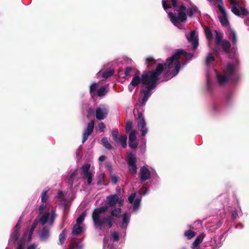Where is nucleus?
Returning a JSON list of instances; mask_svg holds the SVG:
<instances>
[{"label": "nucleus", "mask_w": 249, "mask_h": 249, "mask_svg": "<svg viewBox=\"0 0 249 249\" xmlns=\"http://www.w3.org/2000/svg\"><path fill=\"white\" fill-rule=\"evenodd\" d=\"M216 77L217 81L220 85H223L225 84L229 80L231 79L227 74H222L218 73L217 74Z\"/></svg>", "instance_id": "2eb2a0df"}, {"label": "nucleus", "mask_w": 249, "mask_h": 249, "mask_svg": "<svg viewBox=\"0 0 249 249\" xmlns=\"http://www.w3.org/2000/svg\"><path fill=\"white\" fill-rule=\"evenodd\" d=\"M127 136L123 135L120 138L119 141L123 148H125L127 146Z\"/></svg>", "instance_id": "c9c22d12"}, {"label": "nucleus", "mask_w": 249, "mask_h": 249, "mask_svg": "<svg viewBox=\"0 0 249 249\" xmlns=\"http://www.w3.org/2000/svg\"><path fill=\"white\" fill-rule=\"evenodd\" d=\"M86 215V213L85 212L83 213L76 219L77 224L80 225L82 223L84 218Z\"/></svg>", "instance_id": "4c0bfd02"}, {"label": "nucleus", "mask_w": 249, "mask_h": 249, "mask_svg": "<svg viewBox=\"0 0 249 249\" xmlns=\"http://www.w3.org/2000/svg\"><path fill=\"white\" fill-rule=\"evenodd\" d=\"M138 119L139 120L138 126L142 132V136H145L147 132V129L146 127V123L142 112L138 111Z\"/></svg>", "instance_id": "1a4fd4ad"}, {"label": "nucleus", "mask_w": 249, "mask_h": 249, "mask_svg": "<svg viewBox=\"0 0 249 249\" xmlns=\"http://www.w3.org/2000/svg\"><path fill=\"white\" fill-rule=\"evenodd\" d=\"M186 10V7L184 4H181L179 6V10H177V11H184L185 12Z\"/></svg>", "instance_id": "0e129e2a"}, {"label": "nucleus", "mask_w": 249, "mask_h": 249, "mask_svg": "<svg viewBox=\"0 0 249 249\" xmlns=\"http://www.w3.org/2000/svg\"><path fill=\"white\" fill-rule=\"evenodd\" d=\"M218 10L221 12L222 15L219 16V21L223 26L227 27L229 25V21L227 18L226 11L222 5L218 4L217 5Z\"/></svg>", "instance_id": "9d476101"}, {"label": "nucleus", "mask_w": 249, "mask_h": 249, "mask_svg": "<svg viewBox=\"0 0 249 249\" xmlns=\"http://www.w3.org/2000/svg\"><path fill=\"white\" fill-rule=\"evenodd\" d=\"M132 128V123L130 121H127L126 123L125 131L126 132H129Z\"/></svg>", "instance_id": "49530a36"}, {"label": "nucleus", "mask_w": 249, "mask_h": 249, "mask_svg": "<svg viewBox=\"0 0 249 249\" xmlns=\"http://www.w3.org/2000/svg\"><path fill=\"white\" fill-rule=\"evenodd\" d=\"M127 164L129 168V171L133 174H136L137 172V167L136 165L137 159L135 155L130 152L127 156Z\"/></svg>", "instance_id": "0eeeda50"}, {"label": "nucleus", "mask_w": 249, "mask_h": 249, "mask_svg": "<svg viewBox=\"0 0 249 249\" xmlns=\"http://www.w3.org/2000/svg\"><path fill=\"white\" fill-rule=\"evenodd\" d=\"M106 159V157L105 156H101L99 158V160L101 162L104 161Z\"/></svg>", "instance_id": "338daca9"}, {"label": "nucleus", "mask_w": 249, "mask_h": 249, "mask_svg": "<svg viewBox=\"0 0 249 249\" xmlns=\"http://www.w3.org/2000/svg\"><path fill=\"white\" fill-rule=\"evenodd\" d=\"M220 48H219V46H215V48L213 49V52L215 53H218L219 52H220Z\"/></svg>", "instance_id": "69168bd1"}, {"label": "nucleus", "mask_w": 249, "mask_h": 249, "mask_svg": "<svg viewBox=\"0 0 249 249\" xmlns=\"http://www.w3.org/2000/svg\"><path fill=\"white\" fill-rule=\"evenodd\" d=\"M137 139L136 137V131L133 130L132 131L129 136V142H133L136 141Z\"/></svg>", "instance_id": "58836bf2"}, {"label": "nucleus", "mask_w": 249, "mask_h": 249, "mask_svg": "<svg viewBox=\"0 0 249 249\" xmlns=\"http://www.w3.org/2000/svg\"><path fill=\"white\" fill-rule=\"evenodd\" d=\"M238 61L228 63L223 71L224 74H227L230 78L236 74L238 71Z\"/></svg>", "instance_id": "39448f33"}, {"label": "nucleus", "mask_w": 249, "mask_h": 249, "mask_svg": "<svg viewBox=\"0 0 249 249\" xmlns=\"http://www.w3.org/2000/svg\"><path fill=\"white\" fill-rule=\"evenodd\" d=\"M114 73V70H109L105 71L102 74V77L105 79L110 77Z\"/></svg>", "instance_id": "c85d7f7f"}, {"label": "nucleus", "mask_w": 249, "mask_h": 249, "mask_svg": "<svg viewBox=\"0 0 249 249\" xmlns=\"http://www.w3.org/2000/svg\"><path fill=\"white\" fill-rule=\"evenodd\" d=\"M20 219L18 220V223L16 224V225H15L14 228V231H17V232H19V231H20Z\"/></svg>", "instance_id": "864d4df0"}, {"label": "nucleus", "mask_w": 249, "mask_h": 249, "mask_svg": "<svg viewBox=\"0 0 249 249\" xmlns=\"http://www.w3.org/2000/svg\"><path fill=\"white\" fill-rule=\"evenodd\" d=\"M109 112L108 108L105 105H100L96 109L95 116L98 120H102L107 118Z\"/></svg>", "instance_id": "6e6552de"}, {"label": "nucleus", "mask_w": 249, "mask_h": 249, "mask_svg": "<svg viewBox=\"0 0 249 249\" xmlns=\"http://www.w3.org/2000/svg\"><path fill=\"white\" fill-rule=\"evenodd\" d=\"M46 206L44 204L41 205L39 207V214H41L43 213L44 210L46 209Z\"/></svg>", "instance_id": "13d9d810"}, {"label": "nucleus", "mask_w": 249, "mask_h": 249, "mask_svg": "<svg viewBox=\"0 0 249 249\" xmlns=\"http://www.w3.org/2000/svg\"><path fill=\"white\" fill-rule=\"evenodd\" d=\"M118 201V196L116 195H110L107 197V205L95 209L92 213V218L95 227L100 229L104 225H107L108 229L111 228L113 226L111 216H107L100 218V214L106 212L110 207L115 206Z\"/></svg>", "instance_id": "f03ea898"}, {"label": "nucleus", "mask_w": 249, "mask_h": 249, "mask_svg": "<svg viewBox=\"0 0 249 249\" xmlns=\"http://www.w3.org/2000/svg\"><path fill=\"white\" fill-rule=\"evenodd\" d=\"M24 243L20 240L18 243L17 249H24Z\"/></svg>", "instance_id": "e2e57ef3"}, {"label": "nucleus", "mask_w": 249, "mask_h": 249, "mask_svg": "<svg viewBox=\"0 0 249 249\" xmlns=\"http://www.w3.org/2000/svg\"><path fill=\"white\" fill-rule=\"evenodd\" d=\"M78 175V170L76 169L75 170L70 176L69 178L68 179V183L71 185L72 186L74 181V178L75 177Z\"/></svg>", "instance_id": "aec40b11"}, {"label": "nucleus", "mask_w": 249, "mask_h": 249, "mask_svg": "<svg viewBox=\"0 0 249 249\" xmlns=\"http://www.w3.org/2000/svg\"><path fill=\"white\" fill-rule=\"evenodd\" d=\"M38 224V222H37V220H36L35 219L31 226L30 229V231H29V237H28L29 239H30L31 238L33 233Z\"/></svg>", "instance_id": "bb28decb"}, {"label": "nucleus", "mask_w": 249, "mask_h": 249, "mask_svg": "<svg viewBox=\"0 0 249 249\" xmlns=\"http://www.w3.org/2000/svg\"><path fill=\"white\" fill-rule=\"evenodd\" d=\"M135 87L134 86H133L131 83L128 85V89L130 91H132L134 88Z\"/></svg>", "instance_id": "774afa93"}, {"label": "nucleus", "mask_w": 249, "mask_h": 249, "mask_svg": "<svg viewBox=\"0 0 249 249\" xmlns=\"http://www.w3.org/2000/svg\"><path fill=\"white\" fill-rule=\"evenodd\" d=\"M50 229L47 226H44L40 232L39 238L41 241H46L50 236Z\"/></svg>", "instance_id": "4468645a"}, {"label": "nucleus", "mask_w": 249, "mask_h": 249, "mask_svg": "<svg viewBox=\"0 0 249 249\" xmlns=\"http://www.w3.org/2000/svg\"><path fill=\"white\" fill-rule=\"evenodd\" d=\"M56 216L55 211L54 210H52L50 215L49 225L50 226H53V225Z\"/></svg>", "instance_id": "473e14b6"}, {"label": "nucleus", "mask_w": 249, "mask_h": 249, "mask_svg": "<svg viewBox=\"0 0 249 249\" xmlns=\"http://www.w3.org/2000/svg\"><path fill=\"white\" fill-rule=\"evenodd\" d=\"M241 16H246L249 14V12L245 8L241 7Z\"/></svg>", "instance_id": "603ef678"}, {"label": "nucleus", "mask_w": 249, "mask_h": 249, "mask_svg": "<svg viewBox=\"0 0 249 249\" xmlns=\"http://www.w3.org/2000/svg\"><path fill=\"white\" fill-rule=\"evenodd\" d=\"M111 180L113 184H116L118 181V177L115 176H112L111 178Z\"/></svg>", "instance_id": "bf43d9fd"}, {"label": "nucleus", "mask_w": 249, "mask_h": 249, "mask_svg": "<svg viewBox=\"0 0 249 249\" xmlns=\"http://www.w3.org/2000/svg\"><path fill=\"white\" fill-rule=\"evenodd\" d=\"M229 2L231 4L233 5V6L238 5L239 4V2L236 0H229Z\"/></svg>", "instance_id": "680f3d73"}, {"label": "nucleus", "mask_w": 249, "mask_h": 249, "mask_svg": "<svg viewBox=\"0 0 249 249\" xmlns=\"http://www.w3.org/2000/svg\"><path fill=\"white\" fill-rule=\"evenodd\" d=\"M79 245V243L77 242H74L70 244L68 249H75L77 248Z\"/></svg>", "instance_id": "8fccbe9b"}, {"label": "nucleus", "mask_w": 249, "mask_h": 249, "mask_svg": "<svg viewBox=\"0 0 249 249\" xmlns=\"http://www.w3.org/2000/svg\"><path fill=\"white\" fill-rule=\"evenodd\" d=\"M141 200L139 198H137L133 202V210L136 211L139 207L140 205Z\"/></svg>", "instance_id": "c03bdc74"}, {"label": "nucleus", "mask_w": 249, "mask_h": 249, "mask_svg": "<svg viewBox=\"0 0 249 249\" xmlns=\"http://www.w3.org/2000/svg\"><path fill=\"white\" fill-rule=\"evenodd\" d=\"M231 11L236 16H241L240 11L235 6H232L231 7Z\"/></svg>", "instance_id": "37998d69"}, {"label": "nucleus", "mask_w": 249, "mask_h": 249, "mask_svg": "<svg viewBox=\"0 0 249 249\" xmlns=\"http://www.w3.org/2000/svg\"><path fill=\"white\" fill-rule=\"evenodd\" d=\"M111 236L113 241H118L119 240V235L117 232H113V233L111 234Z\"/></svg>", "instance_id": "de8ad7c7"}, {"label": "nucleus", "mask_w": 249, "mask_h": 249, "mask_svg": "<svg viewBox=\"0 0 249 249\" xmlns=\"http://www.w3.org/2000/svg\"><path fill=\"white\" fill-rule=\"evenodd\" d=\"M198 12L197 7L195 5H192L191 7L187 11V14L189 17H192L195 13Z\"/></svg>", "instance_id": "a878e982"}, {"label": "nucleus", "mask_w": 249, "mask_h": 249, "mask_svg": "<svg viewBox=\"0 0 249 249\" xmlns=\"http://www.w3.org/2000/svg\"><path fill=\"white\" fill-rule=\"evenodd\" d=\"M48 191L46 190L43 191L41 194V201L43 203H45L48 199V196H47Z\"/></svg>", "instance_id": "a18cd8bd"}, {"label": "nucleus", "mask_w": 249, "mask_h": 249, "mask_svg": "<svg viewBox=\"0 0 249 249\" xmlns=\"http://www.w3.org/2000/svg\"><path fill=\"white\" fill-rule=\"evenodd\" d=\"M178 15L172 12L168 13L169 17L173 24L175 26H178L180 22H184L186 21L187 17L185 12L178 11Z\"/></svg>", "instance_id": "20e7f679"}, {"label": "nucleus", "mask_w": 249, "mask_h": 249, "mask_svg": "<svg viewBox=\"0 0 249 249\" xmlns=\"http://www.w3.org/2000/svg\"><path fill=\"white\" fill-rule=\"evenodd\" d=\"M215 61V58L213 56L211 53H208L205 60V64L207 66L210 65L211 62H213Z\"/></svg>", "instance_id": "b1692460"}, {"label": "nucleus", "mask_w": 249, "mask_h": 249, "mask_svg": "<svg viewBox=\"0 0 249 249\" xmlns=\"http://www.w3.org/2000/svg\"><path fill=\"white\" fill-rule=\"evenodd\" d=\"M189 42L192 43L194 50L196 49L198 45V37L196 36V32L193 30L191 32L189 37L187 36Z\"/></svg>", "instance_id": "f8f14e48"}, {"label": "nucleus", "mask_w": 249, "mask_h": 249, "mask_svg": "<svg viewBox=\"0 0 249 249\" xmlns=\"http://www.w3.org/2000/svg\"><path fill=\"white\" fill-rule=\"evenodd\" d=\"M184 235L187 237L188 239H190L196 235L195 232L191 230H188L184 233Z\"/></svg>", "instance_id": "a19ab883"}, {"label": "nucleus", "mask_w": 249, "mask_h": 249, "mask_svg": "<svg viewBox=\"0 0 249 249\" xmlns=\"http://www.w3.org/2000/svg\"><path fill=\"white\" fill-rule=\"evenodd\" d=\"M145 65L147 69L153 68L156 65L157 61L152 56H148L145 59Z\"/></svg>", "instance_id": "dca6fc26"}, {"label": "nucleus", "mask_w": 249, "mask_h": 249, "mask_svg": "<svg viewBox=\"0 0 249 249\" xmlns=\"http://www.w3.org/2000/svg\"><path fill=\"white\" fill-rule=\"evenodd\" d=\"M162 4L163 8H164V10H166L168 8H171V6H170L167 4V1L165 0H163L162 1Z\"/></svg>", "instance_id": "4d7b16f0"}, {"label": "nucleus", "mask_w": 249, "mask_h": 249, "mask_svg": "<svg viewBox=\"0 0 249 249\" xmlns=\"http://www.w3.org/2000/svg\"><path fill=\"white\" fill-rule=\"evenodd\" d=\"M102 143L103 145V146L109 150H112L113 149V146L109 142L108 139L107 137H104L101 140Z\"/></svg>", "instance_id": "4be33fe9"}, {"label": "nucleus", "mask_w": 249, "mask_h": 249, "mask_svg": "<svg viewBox=\"0 0 249 249\" xmlns=\"http://www.w3.org/2000/svg\"><path fill=\"white\" fill-rule=\"evenodd\" d=\"M94 121L93 120L91 121L88 123L86 129L84 130L82 136V143H84L88 140V137L90 135L94 130Z\"/></svg>", "instance_id": "9b49d317"}, {"label": "nucleus", "mask_w": 249, "mask_h": 249, "mask_svg": "<svg viewBox=\"0 0 249 249\" xmlns=\"http://www.w3.org/2000/svg\"><path fill=\"white\" fill-rule=\"evenodd\" d=\"M206 37L208 41L211 40L213 38V33L208 27H205L204 29Z\"/></svg>", "instance_id": "5701e85b"}, {"label": "nucleus", "mask_w": 249, "mask_h": 249, "mask_svg": "<svg viewBox=\"0 0 249 249\" xmlns=\"http://www.w3.org/2000/svg\"><path fill=\"white\" fill-rule=\"evenodd\" d=\"M147 192V188L145 186H143L141 189V194L142 195H145Z\"/></svg>", "instance_id": "052dcab7"}, {"label": "nucleus", "mask_w": 249, "mask_h": 249, "mask_svg": "<svg viewBox=\"0 0 249 249\" xmlns=\"http://www.w3.org/2000/svg\"><path fill=\"white\" fill-rule=\"evenodd\" d=\"M204 237L202 235L198 236L193 243V248H196L202 241Z\"/></svg>", "instance_id": "2f4dec72"}, {"label": "nucleus", "mask_w": 249, "mask_h": 249, "mask_svg": "<svg viewBox=\"0 0 249 249\" xmlns=\"http://www.w3.org/2000/svg\"><path fill=\"white\" fill-rule=\"evenodd\" d=\"M107 92L106 88L105 87H102L97 90V94L99 97H103L106 94Z\"/></svg>", "instance_id": "e433bc0d"}, {"label": "nucleus", "mask_w": 249, "mask_h": 249, "mask_svg": "<svg viewBox=\"0 0 249 249\" xmlns=\"http://www.w3.org/2000/svg\"><path fill=\"white\" fill-rule=\"evenodd\" d=\"M19 237V232L13 231L10 237V241H12L13 243H15Z\"/></svg>", "instance_id": "7c9ffc66"}, {"label": "nucleus", "mask_w": 249, "mask_h": 249, "mask_svg": "<svg viewBox=\"0 0 249 249\" xmlns=\"http://www.w3.org/2000/svg\"><path fill=\"white\" fill-rule=\"evenodd\" d=\"M129 223V216L127 213H125L123 217V223L120 227L122 228L126 227Z\"/></svg>", "instance_id": "393cba45"}, {"label": "nucleus", "mask_w": 249, "mask_h": 249, "mask_svg": "<svg viewBox=\"0 0 249 249\" xmlns=\"http://www.w3.org/2000/svg\"><path fill=\"white\" fill-rule=\"evenodd\" d=\"M230 39L231 40L233 45H235L237 43V40L236 35L234 31H231L230 33Z\"/></svg>", "instance_id": "f704fd0d"}, {"label": "nucleus", "mask_w": 249, "mask_h": 249, "mask_svg": "<svg viewBox=\"0 0 249 249\" xmlns=\"http://www.w3.org/2000/svg\"><path fill=\"white\" fill-rule=\"evenodd\" d=\"M132 68L131 67H127L125 70L124 72V74L125 76H128L129 75L130 72L132 71Z\"/></svg>", "instance_id": "09e8293b"}, {"label": "nucleus", "mask_w": 249, "mask_h": 249, "mask_svg": "<svg viewBox=\"0 0 249 249\" xmlns=\"http://www.w3.org/2000/svg\"><path fill=\"white\" fill-rule=\"evenodd\" d=\"M97 87L98 84L95 82L92 83L90 86L89 93L92 98H93L96 95L95 91L97 89Z\"/></svg>", "instance_id": "412c9836"}, {"label": "nucleus", "mask_w": 249, "mask_h": 249, "mask_svg": "<svg viewBox=\"0 0 249 249\" xmlns=\"http://www.w3.org/2000/svg\"><path fill=\"white\" fill-rule=\"evenodd\" d=\"M222 46V50L226 53H228L230 52V49L231 48V45L230 42L224 39L221 43H220Z\"/></svg>", "instance_id": "a211bd4d"}, {"label": "nucleus", "mask_w": 249, "mask_h": 249, "mask_svg": "<svg viewBox=\"0 0 249 249\" xmlns=\"http://www.w3.org/2000/svg\"><path fill=\"white\" fill-rule=\"evenodd\" d=\"M66 239V232L65 230H63L62 232L59 235V240L60 244L62 245L64 243Z\"/></svg>", "instance_id": "ea45409f"}, {"label": "nucleus", "mask_w": 249, "mask_h": 249, "mask_svg": "<svg viewBox=\"0 0 249 249\" xmlns=\"http://www.w3.org/2000/svg\"><path fill=\"white\" fill-rule=\"evenodd\" d=\"M136 197V194L135 193H132L130 195V196L128 197V201L130 203H133V202L135 201L134 199Z\"/></svg>", "instance_id": "3c124183"}, {"label": "nucleus", "mask_w": 249, "mask_h": 249, "mask_svg": "<svg viewBox=\"0 0 249 249\" xmlns=\"http://www.w3.org/2000/svg\"><path fill=\"white\" fill-rule=\"evenodd\" d=\"M105 178V174H103V173L100 174L98 176V180H97V184L98 185H104L105 184V182H104Z\"/></svg>", "instance_id": "72a5a7b5"}, {"label": "nucleus", "mask_w": 249, "mask_h": 249, "mask_svg": "<svg viewBox=\"0 0 249 249\" xmlns=\"http://www.w3.org/2000/svg\"><path fill=\"white\" fill-rule=\"evenodd\" d=\"M50 213L49 212H46L43 213L40 218H36L37 220L38 223H40L42 225H45L48 221Z\"/></svg>", "instance_id": "f3484780"}, {"label": "nucleus", "mask_w": 249, "mask_h": 249, "mask_svg": "<svg viewBox=\"0 0 249 249\" xmlns=\"http://www.w3.org/2000/svg\"><path fill=\"white\" fill-rule=\"evenodd\" d=\"M82 228L78 225H75L72 228V233L73 235H79L82 231Z\"/></svg>", "instance_id": "cd10ccee"}, {"label": "nucleus", "mask_w": 249, "mask_h": 249, "mask_svg": "<svg viewBox=\"0 0 249 249\" xmlns=\"http://www.w3.org/2000/svg\"><path fill=\"white\" fill-rule=\"evenodd\" d=\"M90 165L88 163L84 164L81 167L82 178L87 179L88 185H90L93 177V174L89 172Z\"/></svg>", "instance_id": "423d86ee"}, {"label": "nucleus", "mask_w": 249, "mask_h": 249, "mask_svg": "<svg viewBox=\"0 0 249 249\" xmlns=\"http://www.w3.org/2000/svg\"><path fill=\"white\" fill-rule=\"evenodd\" d=\"M183 56L186 59H190L193 57V54L188 53L182 49H178L170 58L167 59L164 65V70L167 67V70L164 73V81H167L176 76L180 69V62L179 59Z\"/></svg>", "instance_id": "7ed1b4c3"}, {"label": "nucleus", "mask_w": 249, "mask_h": 249, "mask_svg": "<svg viewBox=\"0 0 249 249\" xmlns=\"http://www.w3.org/2000/svg\"><path fill=\"white\" fill-rule=\"evenodd\" d=\"M164 71V65L158 63L154 70L144 71L140 77L135 74L132 78L131 84L135 87L138 86L141 83L146 86L144 89H141L140 94L143 95L141 101V104L144 106L148 98L151 95V90L155 89L157 86V82L159 80V76Z\"/></svg>", "instance_id": "f257e3e1"}, {"label": "nucleus", "mask_w": 249, "mask_h": 249, "mask_svg": "<svg viewBox=\"0 0 249 249\" xmlns=\"http://www.w3.org/2000/svg\"><path fill=\"white\" fill-rule=\"evenodd\" d=\"M215 33L216 34L215 38V46H219L220 43L223 41V35L218 31L215 30Z\"/></svg>", "instance_id": "6ab92c4d"}, {"label": "nucleus", "mask_w": 249, "mask_h": 249, "mask_svg": "<svg viewBox=\"0 0 249 249\" xmlns=\"http://www.w3.org/2000/svg\"><path fill=\"white\" fill-rule=\"evenodd\" d=\"M129 146L133 149H135L138 146V143L136 141L129 142Z\"/></svg>", "instance_id": "6e6d98bb"}, {"label": "nucleus", "mask_w": 249, "mask_h": 249, "mask_svg": "<svg viewBox=\"0 0 249 249\" xmlns=\"http://www.w3.org/2000/svg\"><path fill=\"white\" fill-rule=\"evenodd\" d=\"M113 139L114 141L118 142L120 137H118V132L117 130L113 129L111 131Z\"/></svg>", "instance_id": "79ce46f5"}, {"label": "nucleus", "mask_w": 249, "mask_h": 249, "mask_svg": "<svg viewBox=\"0 0 249 249\" xmlns=\"http://www.w3.org/2000/svg\"><path fill=\"white\" fill-rule=\"evenodd\" d=\"M121 213V209L120 208H115L113 210H112L110 212V215L111 217L115 216L117 217H119ZM112 218V217H111Z\"/></svg>", "instance_id": "c756f323"}, {"label": "nucleus", "mask_w": 249, "mask_h": 249, "mask_svg": "<svg viewBox=\"0 0 249 249\" xmlns=\"http://www.w3.org/2000/svg\"><path fill=\"white\" fill-rule=\"evenodd\" d=\"M98 127L101 132H104L106 128V125L103 122H100L98 124Z\"/></svg>", "instance_id": "5fc2aeb1"}, {"label": "nucleus", "mask_w": 249, "mask_h": 249, "mask_svg": "<svg viewBox=\"0 0 249 249\" xmlns=\"http://www.w3.org/2000/svg\"><path fill=\"white\" fill-rule=\"evenodd\" d=\"M140 175L141 181H144L150 178V171L145 166H142L141 168Z\"/></svg>", "instance_id": "ddd939ff"}]
</instances>
